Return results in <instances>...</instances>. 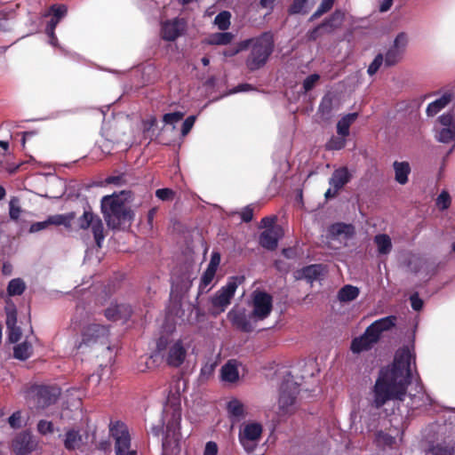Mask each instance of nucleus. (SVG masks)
I'll return each instance as SVG.
<instances>
[{"instance_id":"obj_40","label":"nucleus","mask_w":455,"mask_h":455,"mask_svg":"<svg viewBox=\"0 0 455 455\" xmlns=\"http://www.w3.org/2000/svg\"><path fill=\"white\" fill-rule=\"evenodd\" d=\"M30 345L27 342L18 344L13 348V356L16 359L26 360L29 357Z\"/></svg>"},{"instance_id":"obj_35","label":"nucleus","mask_w":455,"mask_h":455,"mask_svg":"<svg viewBox=\"0 0 455 455\" xmlns=\"http://www.w3.org/2000/svg\"><path fill=\"white\" fill-rule=\"evenodd\" d=\"M76 218V213L71 212L67 214H56L50 216L47 220L49 225H56L60 226L63 225L66 228H69L71 226L72 220Z\"/></svg>"},{"instance_id":"obj_18","label":"nucleus","mask_w":455,"mask_h":455,"mask_svg":"<svg viewBox=\"0 0 455 455\" xmlns=\"http://www.w3.org/2000/svg\"><path fill=\"white\" fill-rule=\"evenodd\" d=\"M395 315H388L374 321L367 329V333L373 337V340H379L383 331H388L395 325Z\"/></svg>"},{"instance_id":"obj_51","label":"nucleus","mask_w":455,"mask_h":455,"mask_svg":"<svg viewBox=\"0 0 455 455\" xmlns=\"http://www.w3.org/2000/svg\"><path fill=\"white\" fill-rule=\"evenodd\" d=\"M183 117H184V113H182L180 111H176V112H172V113L164 114L163 116V121L166 124H174L180 122V120H182Z\"/></svg>"},{"instance_id":"obj_34","label":"nucleus","mask_w":455,"mask_h":455,"mask_svg":"<svg viewBox=\"0 0 455 455\" xmlns=\"http://www.w3.org/2000/svg\"><path fill=\"white\" fill-rule=\"evenodd\" d=\"M429 451L433 455H454L455 443H450L445 441L437 443L429 448Z\"/></svg>"},{"instance_id":"obj_23","label":"nucleus","mask_w":455,"mask_h":455,"mask_svg":"<svg viewBox=\"0 0 455 455\" xmlns=\"http://www.w3.org/2000/svg\"><path fill=\"white\" fill-rule=\"evenodd\" d=\"M345 20V13L340 10L334 11L328 18H326L321 24L324 29L325 34H331L336 29L339 28Z\"/></svg>"},{"instance_id":"obj_61","label":"nucleus","mask_w":455,"mask_h":455,"mask_svg":"<svg viewBox=\"0 0 455 455\" xmlns=\"http://www.w3.org/2000/svg\"><path fill=\"white\" fill-rule=\"evenodd\" d=\"M215 370V363H207L201 368V378L208 379L212 376Z\"/></svg>"},{"instance_id":"obj_55","label":"nucleus","mask_w":455,"mask_h":455,"mask_svg":"<svg viewBox=\"0 0 455 455\" xmlns=\"http://www.w3.org/2000/svg\"><path fill=\"white\" fill-rule=\"evenodd\" d=\"M324 29L322 27V24L320 23L316 27H315L313 29H310L307 31L306 36L308 41H315L318 37L324 35Z\"/></svg>"},{"instance_id":"obj_29","label":"nucleus","mask_w":455,"mask_h":455,"mask_svg":"<svg viewBox=\"0 0 455 455\" xmlns=\"http://www.w3.org/2000/svg\"><path fill=\"white\" fill-rule=\"evenodd\" d=\"M315 0H293L288 8V12L293 14H306L314 6Z\"/></svg>"},{"instance_id":"obj_43","label":"nucleus","mask_w":455,"mask_h":455,"mask_svg":"<svg viewBox=\"0 0 455 455\" xmlns=\"http://www.w3.org/2000/svg\"><path fill=\"white\" fill-rule=\"evenodd\" d=\"M6 313V327L11 328L12 326L17 325V309L13 303L11 305L7 304L5 307Z\"/></svg>"},{"instance_id":"obj_62","label":"nucleus","mask_w":455,"mask_h":455,"mask_svg":"<svg viewBox=\"0 0 455 455\" xmlns=\"http://www.w3.org/2000/svg\"><path fill=\"white\" fill-rule=\"evenodd\" d=\"M20 419H21V413H20V411H17L13 412L9 417L8 423L10 424V426L12 428L17 429V428H20L21 427Z\"/></svg>"},{"instance_id":"obj_16","label":"nucleus","mask_w":455,"mask_h":455,"mask_svg":"<svg viewBox=\"0 0 455 455\" xmlns=\"http://www.w3.org/2000/svg\"><path fill=\"white\" fill-rule=\"evenodd\" d=\"M184 28L185 23L183 20L174 19L167 20L162 25L161 36L165 41L173 42L182 35Z\"/></svg>"},{"instance_id":"obj_13","label":"nucleus","mask_w":455,"mask_h":455,"mask_svg":"<svg viewBox=\"0 0 455 455\" xmlns=\"http://www.w3.org/2000/svg\"><path fill=\"white\" fill-rule=\"evenodd\" d=\"M408 44V36L404 32L399 33L394 40L393 45L385 54V66L392 67L397 64L403 58Z\"/></svg>"},{"instance_id":"obj_31","label":"nucleus","mask_w":455,"mask_h":455,"mask_svg":"<svg viewBox=\"0 0 455 455\" xmlns=\"http://www.w3.org/2000/svg\"><path fill=\"white\" fill-rule=\"evenodd\" d=\"M360 291L351 284L344 285L338 292V299L340 302L355 300L359 296Z\"/></svg>"},{"instance_id":"obj_33","label":"nucleus","mask_w":455,"mask_h":455,"mask_svg":"<svg viewBox=\"0 0 455 455\" xmlns=\"http://www.w3.org/2000/svg\"><path fill=\"white\" fill-rule=\"evenodd\" d=\"M374 243L377 245L379 254H388L392 250V242L388 235L379 234L374 237Z\"/></svg>"},{"instance_id":"obj_15","label":"nucleus","mask_w":455,"mask_h":455,"mask_svg":"<svg viewBox=\"0 0 455 455\" xmlns=\"http://www.w3.org/2000/svg\"><path fill=\"white\" fill-rule=\"evenodd\" d=\"M38 442L28 431H23L17 435L12 442V449L16 455H28L34 451Z\"/></svg>"},{"instance_id":"obj_25","label":"nucleus","mask_w":455,"mask_h":455,"mask_svg":"<svg viewBox=\"0 0 455 455\" xmlns=\"http://www.w3.org/2000/svg\"><path fill=\"white\" fill-rule=\"evenodd\" d=\"M377 341L378 340H373V337L367 333L366 329L363 335L352 340L350 349L353 353L359 354L363 351L369 350Z\"/></svg>"},{"instance_id":"obj_64","label":"nucleus","mask_w":455,"mask_h":455,"mask_svg":"<svg viewBox=\"0 0 455 455\" xmlns=\"http://www.w3.org/2000/svg\"><path fill=\"white\" fill-rule=\"evenodd\" d=\"M439 122L444 127H454L455 122L453 120V116L451 114H443L441 116H439Z\"/></svg>"},{"instance_id":"obj_37","label":"nucleus","mask_w":455,"mask_h":455,"mask_svg":"<svg viewBox=\"0 0 455 455\" xmlns=\"http://www.w3.org/2000/svg\"><path fill=\"white\" fill-rule=\"evenodd\" d=\"M375 442L379 447L383 449L386 447L391 448L395 443V437L384 431H378L375 435Z\"/></svg>"},{"instance_id":"obj_26","label":"nucleus","mask_w":455,"mask_h":455,"mask_svg":"<svg viewBox=\"0 0 455 455\" xmlns=\"http://www.w3.org/2000/svg\"><path fill=\"white\" fill-rule=\"evenodd\" d=\"M395 171V180L401 185L408 182V176L411 173V166L408 162L395 161L393 164Z\"/></svg>"},{"instance_id":"obj_10","label":"nucleus","mask_w":455,"mask_h":455,"mask_svg":"<svg viewBox=\"0 0 455 455\" xmlns=\"http://www.w3.org/2000/svg\"><path fill=\"white\" fill-rule=\"evenodd\" d=\"M237 289V283L235 281H229L221 287L211 299L212 307L210 313L212 315H218L224 312L231 302Z\"/></svg>"},{"instance_id":"obj_22","label":"nucleus","mask_w":455,"mask_h":455,"mask_svg":"<svg viewBox=\"0 0 455 455\" xmlns=\"http://www.w3.org/2000/svg\"><path fill=\"white\" fill-rule=\"evenodd\" d=\"M352 179V174L349 172L347 167L343 166L336 169L329 180L331 187L341 189Z\"/></svg>"},{"instance_id":"obj_46","label":"nucleus","mask_w":455,"mask_h":455,"mask_svg":"<svg viewBox=\"0 0 455 455\" xmlns=\"http://www.w3.org/2000/svg\"><path fill=\"white\" fill-rule=\"evenodd\" d=\"M216 271L217 270L212 269V267H207L205 269L200 280L199 290L201 291H203L207 288L208 285H210L215 276Z\"/></svg>"},{"instance_id":"obj_28","label":"nucleus","mask_w":455,"mask_h":455,"mask_svg":"<svg viewBox=\"0 0 455 455\" xmlns=\"http://www.w3.org/2000/svg\"><path fill=\"white\" fill-rule=\"evenodd\" d=\"M234 37L235 36L231 32H217L211 34L205 42L209 45H228Z\"/></svg>"},{"instance_id":"obj_47","label":"nucleus","mask_w":455,"mask_h":455,"mask_svg":"<svg viewBox=\"0 0 455 455\" xmlns=\"http://www.w3.org/2000/svg\"><path fill=\"white\" fill-rule=\"evenodd\" d=\"M68 9L64 4H52L49 9V15L60 20L67 14Z\"/></svg>"},{"instance_id":"obj_50","label":"nucleus","mask_w":455,"mask_h":455,"mask_svg":"<svg viewBox=\"0 0 455 455\" xmlns=\"http://www.w3.org/2000/svg\"><path fill=\"white\" fill-rule=\"evenodd\" d=\"M451 199L450 194L445 190L442 191L436 199V204L442 210L448 209L451 205Z\"/></svg>"},{"instance_id":"obj_38","label":"nucleus","mask_w":455,"mask_h":455,"mask_svg":"<svg viewBox=\"0 0 455 455\" xmlns=\"http://www.w3.org/2000/svg\"><path fill=\"white\" fill-rule=\"evenodd\" d=\"M26 289L24 281L20 278L12 279L7 286V293L9 296L21 295Z\"/></svg>"},{"instance_id":"obj_30","label":"nucleus","mask_w":455,"mask_h":455,"mask_svg":"<svg viewBox=\"0 0 455 455\" xmlns=\"http://www.w3.org/2000/svg\"><path fill=\"white\" fill-rule=\"evenodd\" d=\"M220 377L221 379L225 382H235L239 379V373L236 365L228 361L221 367Z\"/></svg>"},{"instance_id":"obj_57","label":"nucleus","mask_w":455,"mask_h":455,"mask_svg":"<svg viewBox=\"0 0 455 455\" xmlns=\"http://www.w3.org/2000/svg\"><path fill=\"white\" fill-rule=\"evenodd\" d=\"M156 196L162 201H169L173 198L174 191L171 188H159L156 191Z\"/></svg>"},{"instance_id":"obj_8","label":"nucleus","mask_w":455,"mask_h":455,"mask_svg":"<svg viewBox=\"0 0 455 455\" xmlns=\"http://www.w3.org/2000/svg\"><path fill=\"white\" fill-rule=\"evenodd\" d=\"M60 395V389L56 386L34 385L28 389V395L38 409H44L53 404Z\"/></svg>"},{"instance_id":"obj_5","label":"nucleus","mask_w":455,"mask_h":455,"mask_svg":"<svg viewBox=\"0 0 455 455\" xmlns=\"http://www.w3.org/2000/svg\"><path fill=\"white\" fill-rule=\"evenodd\" d=\"M109 328L100 323H89L81 330V339L76 341V349L91 347L97 344L107 345L108 343Z\"/></svg>"},{"instance_id":"obj_58","label":"nucleus","mask_w":455,"mask_h":455,"mask_svg":"<svg viewBox=\"0 0 455 455\" xmlns=\"http://www.w3.org/2000/svg\"><path fill=\"white\" fill-rule=\"evenodd\" d=\"M60 20L57 18H53L52 16L51 20L48 21L47 25H46V28H45V32L46 34L52 38V39H56V36H55V28L57 27V25L59 24Z\"/></svg>"},{"instance_id":"obj_12","label":"nucleus","mask_w":455,"mask_h":455,"mask_svg":"<svg viewBox=\"0 0 455 455\" xmlns=\"http://www.w3.org/2000/svg\"><path fill=\"white\" fill-rule=\"evenodd\" d=\"M262 431L263 428L259 423L253 422L244 426L243 432L239 433L238 438L246 452L251 453L255 450Z\"/></svg>"},{"instance_id":"obj_54","label":"nucleus","mask_w":455,"mask_h":455,"mask_svg":"<svg viewBox=\"0 0 455 455\" xmlns=\"http://www.w3.org/2000/svg\"><path fill=\"white\" fill-rule=\"evenodd\" d=\"M12 22L10 15L6 12H0V30L6 32L12 29Z\"/></svg>"},{"instance_id":"obj_63","label":"nucleus","mask_w":455,"mask_h":455,"mask_svg":"<svg viewBox=\"0 0 455 455\" xmlns=\"http://www.w3.org/2000/svg\"><path fill=\"white\" fill-rule=\"evenodd\" d=\"M411 306L413 310L419 311L423 307V300L419 298L418 293H414L410 297Z\"/></svg>"},{"instance_id":"obj_6","label":"nucleus","mask_w":455,"mask_h":455,"mask_svg":"<svg viewBox=\"0 0 455 455\" xmlns=\"http://www.w3.org/2000/svg\"><path fill=\"white\" fill-rule=\"evenodd\" d=\"M299 393V385L295 381L290 379H283L278 400L280 415H288L295 411V402Z\"/></svg>"},{"instance_id":"obj_45","label":"nucleus","mask_w":455,"mask_h":455,"mask_svg":"<svg viewBox=\"0 0 455 455\" xmlns=\"http://www.w3.org/2000/svg\"><path fill=\"white\" fill-rule=\"evenodd\" d=\"M346 146V137L332 136L326 143L327 150H340Z\"/></svg>"},{"instance_id":"obj_39","label":"nucleus","mask_w":455,"mask_h":455,"mask_svg":"<svg viewBox=\"0 0 455 455\" xmlns=\"http://www.w3.org/2000/svg\"><path fill=\"white\" fill-rule=\"evenodd\" d=\"M230 12L223 11L215 17L214 23L219 28V29L225 31L230 26Z\"/></svg>"},{"instance_id":"obj_1","label":"nucleus","mask_w":455,"mask_h":455,"mask_svg":"<svg viewBox=\"0 0 455 455\" xmlns=\"http://www.w3.org/2000/svg\"><path fill=\"white\" fill-rule=\"evenodd\" d=\"M413 355L408 347L396 351L390 368L381 370L372 389V405L381 408L391 400L403 401L407 387L411 380V360Z\"/></svg>"},{"instance_id":"obj_11","label":"nucleus","mask_w":455,"mask_h":455,"mask_svg":"<svg viewBox=\"0 0 455 455\" xmlns=\"http://www.w3.org/2000/svg\"><path fill=\"white\" fill-rule=\"evenodd\" d=\"M252 315L256 321H262L269 316L273 309L272 296L263 291L256 290L251 294Z\"/></svg>"},{"instance_id":"obj_24","label":"nucleus","mask_w":455,"mask_h":455,"mask_svg":"<svg viewBox=\"0 0 455 455\" xmlns=\"http://www.w3.org/2000/svg\"><path fill=\"white\" fill-rule=\"evenodd\" d=\"M328 232L332 238L343 236L345 239H348L354 235L355 228L351 224L337 222L330 226Z\"/></svg>"},{"instance_id":"obj_52","label":"nucleus","mask_w":455,"mask_h":455,"mask_svg":"<svg viewBox=\"0 0 455 455\" xmlns=\"http://www.w3.org/2000/svg\"><path fill=\"white\" fill-rule=\"evenodd\" d=\"M37 431L43 435L53 433L54 427L52 422L44 419L39 420L37 423Z\"/></svg>"},{"instance_id":"obj_21","label":"nucleus","mask_w":455,"mask_h":455,"mask_svg":"<svg viewBox=\"0 0 455 455\" xmlns=\"http://www.w3.org/2000/svg\"><path fill=\"white\" fill-rule=\"evenodd\" d=\"M281 230L282 228H267L261 232L259 237L260 246L268 251H275L278 245Z\"/></svg>"},{"instance_id":"obj_19","label":"nucleus","mask_w":455,"mask_h":455,"mask_svg":"<svg viewBox=\"0 0 455 455\" xmlns=\"http://www.w3.org/2000/svg\"><path fill=\"white\" fill-rule=\"evenodd\" d=\"M326 272V267L323 264H312L302 267L296 272L297 279H306L308 283L320 280Z\"/></svg>"},{"instance_id":"obj_56","label":"nucleus","mask_w":455,"mask_h":455,"mask_svg":"<svg viewBox=\"0 0 455 455\" xmlns=\"http://www.w3.org/2000/svg\"><path fill=\"white\" fill-rule=\"evenodd\" d=\"M8 330V339L11 343L18 342L21 338V330L20 328L16 326H12L11 328H7Z\"/></svg>"},{"instance_id":"obj_41","label":"nucleus","mask_w":455,"mask_h":455,"mask_svg":"<svg viewBox=\"0 0 455 455\" xmlns=\"http://www.w3.org/2000/svg\"><path fill=\"white\" fill-rule=\"evenodd\" d=\"M334 2L335 0H323L317 10L311 15L309 20L313 21L329 12L332 8Z\"/></svg>"},{"instance_id":"obj_7","label":"nucleus","mask_w":455,"mask_h":455,"mask_svg":"<svg viewBox=\"0 0 455 455\" xmlns=\"http://www.w3.org/2000/svg\"><path fill=\"white\" fill-rule=\"evenodd\" d=\"M109 432L115 440L116 455H137L135 450H131V436L127 426L121 422H112Z\"/></svg>"},{"instance_id":"obj_32","label":"nucleus","mask_w":455,"mask_h":455,"mask_svg":"<svg viewBox=\"0 0 455 455\" xmlns=\"http://www.w3.org/2000/svg\"><path fill=\"white\" fill-rule=\"evenodd\" d=\"M451 98L450 94H444L441 98L428 104L427 108V115L434 116L448 105Z\"/></svg>"},{"instance_id":"obj_60","label":"nucleus","mask_w":455,"mask_h":455,"mask_svg":"<svg viewBox=\"0 0 455 455\" xmlns=\"http://www.w3.org/2000/svg\"><path fill=\"white\" fill-rule=\"evenodd\" d=\"M21 165L22 163L13 164L6 162L5 164H0V171H5L12 175L16 173Z\"/></svg>"},{"instance_id":"obj_53","label":"nucleus","mask_w":455,"mask_h":455,"mask_svg":"<svg viewBox=\"0 0 455 455\" xmlns=\"http://www.w3.org/2000/svg\"><path fill=\"white\" fill-rule=\"evenodd\" d=\"M320 76L318 74H312L306 77L303 81L302 86L306 92L311 91L315 84L319 81Z\"/></svg>"},{"instance_id":"obj_36","label":"nucleus","mask_w":455,"mask_h":455,"mask_svg":"<svg viewBox=\"0 0 455 455\" xmlns=\"http://www.w3.org/2000/svg\"><path fill=\"white\" fill-rule=\"evenodd\" d=\"M227 409L231 417H234L237 419L244 417V406L237 399H233L228 402Z\"/></svg>"},{"instance_id":"obj_20","label":"nucleus","mask_w":455,"mask_h":455,"mask_svg":"<svg viewBox=\"0 0 455 455\" xmlns=\"http://www.w3.org/2000/svg\"><path fill=\"white\" fill-rule=\"evenodd\" d=\"M84 444V437L79 429L68 428L63 435V445L68 451L79 450Z\"/></svg>"},{"instance_id":"obj_49","label":"nucleus","mask_w":455,"mask_h":455,"mask_svg":"<svg viewBox=\"0 0 455 455\" xmlns=\"http://www.w3.org/2000/svg\"><path fill=\"white\" fill-rule=\"evenodd\" d=\"M383 62L385 63L383 55L381 53L377 54L372 62L368 67V74L370 76L375 75L381 67V65L383 64Z\"/></svg>"},{"instance_id":"obj_2","label":"nucleus","mask_w":455,"mask_h":455,"mask_svg":"<svg viewBox=\"0 0 455 455\" xmlns=\"http://www.w3.org/2000/svg\"><path fill=\"white\" fill-rule=\"evenodd\" d=\"M100 206L107 225L112 229H117L122 224L131 222L134 217L124 199L116 194L103 196Z\"/></svg>"},{"instance_id":"obj_42","label":"nucleus","mask_w":455,"mask_h":455,"mask_svg":"<svg viewBox=\"0 0 455 455\" xmlns=\"http://www.w3.org/2000/svg\"><path fill=\"white\" fill-rule=\"evenodd\" d=\"M21 213L19 197L13 196L9 202V215L12 220H18Z\"/></svg>"},{"instance_id":"obj_3","label":"nucleus","mask_w":455,"mask_h":455,"mask_svg":"<svg viewBox=\"0 0 455 455\" xmlns=\"http://www.w3.org/2000/svg\"><path fill=\"white\" fill-rule=\"evenodd\" d=\"M274 48L275 40L271 32H264L254 37V44L245 60L248 69L255 71L264 67L273 53Z\"/></svg>"},{"instance_id":"obj_59","label":"nucleus","mask_w":455,"mask_h":455,"mask_svg":"<svg viewBox=\"0 0 455 455\" xmlns=\"http://www.w3.org/2000/svg\"><path fill=\"white\" fill-rule=\"evenodd\" d=\"M195 122H196L195 116H189L184 120L182 126H181V134L183 136H186L187 134L189 133L192 127L194 126Z\"/></svg>"},{"instance_id":"obj_17","label":"nucleus","mask_w":455,"mask_h":455,"mask_svg":"<svg viewBox=\"0 0 455 455\" xmlns=\"http://www.w3.org/2000/svg\"><path fill=\"white\" fill-rule=\"evenodd\" d=\"M132 308L131 305L126 303L111 304L104 312L106 318L112 322L119 320L127 321L132 316Z\"/></svg>"},{"instance_id":"obj_9","label":"nucleus","mask_w":455,"mask_h":455,"mask_svg":"<svg viewBox=\"0 0 455 455\" xmlns=\"http://www.w3.org/2000/svg\"><path fill=\"white\" fill-rule=\"evenodd\" d=\"M77 227L83 230L91 228L97 246L99 248L102 246L105 239L103 222L100 216L94 214L91 209L85 210L83 215L77 219Z\"/></svg>"},{"instance_id":"obj_27","label":"nucleus","mask_w":455,"mask_h":455,"mask_svg":"<svg viewBox=\"0 0 455 455\" xmlns=\"http://www.w3.org/2000/svg\"><path fill=\"white\" fill-rule=\"evenodd\" d=\"M357 117V113H349L342 116L337 124V133L341 137H347L349 135V128Z\"/></svg>"},{"instance_id":"obj_48","label":"nucleus","mask_w":455,"mask_h":455,"mask_svg":"<svg viewBox=\"0 0 455 455\" xmlns=\"http://www.w3.org/2000/svg\"><path fill=\"white\" fill-rule=\"evenodd\" d=\"M319 111L323 115L330 116L332 111V99L329 95H325L319 105Z\"/></svg>"},{"instance_id":"obj_14","label":"nucleus","mask_w":455,"mask_h":455,"mask_svg":"<svg viewBox=\"0 0 455 455\" xmlns=\"http://www.w3.org/2000/svg\"><path fill=\"white\" fill-rule=\"evenodd\" d=\"M228 317L233 326L243 332H251L258 322L252 313L247 314L245 309L231 310L228 312Z\"/></svg>"},{"instance_id":"obj_44","label":"nucleus","mask_w":455,"mask_h":455,"mask_svg":"<svg viewBox=\"0 0 455 455\" xmlns=\"http://www.w3.org/2000/svg\"><path fill=\"white\" fill-rule=\"evenodd\" d=\"M438 140L443 143L455 141V126L443 128L438 133Z\"/></svg>"},{"instance_id":"obj_4","label":"nucleus","mask_w":455,"mask_h":455,"mask_svg":"<svg viewBox=\"0 0 455 455\" xmlns=\"http://www.w3.org/2000/svg\"><path fill=\"white\" fill-rule=\"evenodd\" d=\"M156 351L169 366L174 368L180 367L187 356V350L180 339L172 341L165 336H161L157 339Z\"/></svg>"}]
</instances>
